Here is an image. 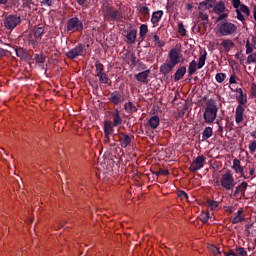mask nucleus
Listing matches in <instances>:
<instances>
[{
    "label": "nucleus",
    "instance_id": "0e129e2a",
    "mask_svg": "<svg viewBox=\"0 0 256 256\" xmlns=\"http://www.w3.org/2000/svg\"><path fill=\"white\" fill-rule=\"evenodd\" d=\"M5 55H7V51H5L4 49L0 48V59H1V57H5Z\"/></svg>",
    "mask_w": 256,
    "mask_h": 256
},
{
    "label": "nucleus",
    "instance_id": "ddd939ff",
    "mask_svg": "<svg viewBox=\"0 0 256 256\" xmlns=\"http://www.w3.org/2000/svg\"><path fill=\"white\" fill-rule=\"evenodd\" d=\"M244 113H245V108L241 105H238L235 111V121L236 123H242L244 119Z\"/></svg>",
    "mask_w": 256,
    "mask_h": 256
},
{
    "label": "nucleus",
    "instance_id": "cd10ccee",
    "mask_svg": "<svg viewBox=\"0 0 256 256\" xmlns=\"http://www.w3.org/2000/svg\"><path fill=\"white\" fill-rule=\"evenodd\" d=\"M159 116H152L149 120V127H151V129H157V127H159Z\"/></svg>",
    "mask_w": 256,
    "mask_h": 256
},
{
    "label": "nucleus",
    "instance_id": "8fccbe9b",
    "mask_svg": "<svg viewBox=\"0 0 256 256\" xmlns=\"http://www.w3.org/2000/svg\"><path fill=\"white\" fill-rule=\"evenodd\" d=\"M236 15H237V19L239 21H245V16H243V14L241 13V10H239V8L236 9Z\"/></svg>",
    "mask_w": 256,
    "mask_h": 256
},
{
    "label": "nucleus",
    "instance_id": "49530a36",
    "mask_svg": "<svg viewBox=\"0 0 256 256\" xmlns=\"http://www.w3.org/2000/svg\"><path fill=\"white\" fill-rule=\"evenodd\" d=\"M154 43L155 45H158V47H164L165 46V42H162L160 39H159V36H157V34H154Z\"/></svg>",
    "mask_w": 256,
    "mask_h": 256
},
{
    "label": "nucleus",
    "instance_id": "052dcab7",
    "mask_svg": "<svg viewBox=\"0 0 256 256\" xmlns=\"http://www.w3.org/2000/svg\"><path fill=\"white\" fill-rule=\"evenodd\" d=\"M250 92L252 97H256V84L251 85Z\"/></svg>",
    "mask_w": 256,
    "mask_h": 256
},
{
    "label": "nucleus",
    "instance_id": "9b49d317",
    "mask_svg": "<svg viewBox=\"0 0 256 256\" xmlns=\"http://www.w3.org/2000/svg\"><path fill=\"white\" fill-rule=\"evenodd\" d=\"M118 137H119V142H120L121 147H123L124 149L129 147V145L131 144V136H129L123 132H120L118 134Z\"/></svg>",
    "mask_w": 256,
    "mask_h": 256
},
{
    "label": "nucleus",
    "instance_id": "39448f33",
    "mask_svg": "<svg viewBox=\"0 0 256 256\" xmlns=\"http://www.w3.org/2000/svg\"><path fill=\"white\" fill-rule=\"evenodd\" d=\"M21 23V16L9 15L4 20V27L9 31H13Z\"/></svg>",
    "mask_w": 256,
    "mask_h": 256
},
{
    "label": "nucleus",
    "instance_id": "4be33fe9",
    "mask_svg": "<svg viewBox=\"0 0 256 256\" xmlns=\"http://www.w3.org/2000/svg\"><path fill=\"white\" fill-rule=\"evenodd\" d=\"M126 43H135L137 40V30H130L126 35Z\"/></svg>",
    "mask_w": 256,
    "mask_h": 256
},
{
    "label": "nucleus",
    "instance_id": "0eeeda50",
    "mask_svg": "<svg viewBox=\"0 0 256 256\" xmlns=\"http://www.w3.org/2000/svg\"><path fill=\"white\" fill-rule=\"evenodd\" d=\"M205 161H207V158H205L203 155L196 157L191 162L189 170L192 171V173H195L199 171V169H203V167H205Z\"/></svg>",
    "mask_w": 256,
    "mask_h": 256
},
{
    "label": "nucleus",
    "instance_id": "69168bd1",
    "mask_svg": "<svg viewBox=\"0 0 256 256\" xmlns=\"http://www.w3.org/2000/svg\"><path fill=\"white\" fill-rule=\"evenodd\" d=\"M76 2L78 3V5H85V3H87V0H76Z\"/></svg>",
    "mask_w": 256,
    "mask_h": 256
},
{
    "label": "nucleus",
    "instance_id": "603ef678",
    "mask_svg": "<svg viewBox=\"0 0 256 256\" xmlns=\"http://www.w3.org/2000/svg\"><path fill=\"white\" fill-rule=\"evenodd\" d=\"M237 255L239 256H247V251H245V248H243V247H240V248H237Z\"/></svg>",
    "mask_w": 256,
    "mask_h": 256
},
{
    "label": "nucleus",
    "instance_id": "a211bd4d",
    "mask_svg": "<svg viewBox=\"0 0 256 256\" xmlns=\"http://www.w3.org/2000/svg\"><path fill=\"white\" fill-rule=\"evenodd\" d=\"M200 11H207V9H213V0H205L198 6Z\"/></svg>",
    "mask_w": 256,
    "mask_h": 256
},
{
    "label": "nucleus",
    "instance_id": "b1692460",
    "mask_svg": "<svg viewBox=\"0 0 256 256\" xmlns=\"http://www.w3.org/2000/svg\"><path fill=\"white\" fill-rule=\"evenodd\" d=\"M109 99L114 105H119L121 103V94L119 92H113Z\"/></svg>",
    "mask_w": 256,
    "mask_h": 256
},
{
    "label": "nucleus",
    "instance_id": "72a5a7b5",
    "mask_svg": "<svg viewBox=\"0 0 256 256\" xmlns=\"http://www.w3.org/2000/svg\"><path fill=\"white\" fill-rule=\"evenodd\" d=\"M96 67V75H101L102 73H105L104 66L101 64V62L97 61L95 63Z\"/></svg>",
    "mask_w": 256,
    "mask_h": 256
},
{
    "label": "nucleus",
    "instance_id": "13d9d810",
    "mask_svg": "<svg viewBox=\"0 0 256 256\" xmlns=\"http://www.w3.org/2000/svg\"><path fill=\"white\" fill-rule=\"evenodd\" d=\"M232 5L234 9H239V7L241 6V0H232Z\"/></svg>",
    "mask_w": 256,
    "mask_h": 256
},
{
    "label": "nucleus",
    "instance_id": "e433bc0d",
    "mask_svg": "<svg viewBox=\"0 0 256 256\" xmlns=\"http://www.w3.org/2000/svg\"><path fill=\"white\" fill-rule=\"evenodd\" d=\"M208 250L210 251V253H213V255H215V256L221 255V251L215 245H209Z\"/></svg>",
    "mask_w": 256,
    "mask_h": 256
},
{
    "label": "nucleus",
    "instance_id": "1a4fd4ad",
    "mask_svg": "<svg viewBox=\"0 0 256 256\" xmlns=\"http://www.w3.org/2000/svg\"><path fill=\"white\" fill-rule=\"evenodd\" d=\"M85 50V45L79 44L75 48L71 49L66 53V57L68 59H77L80 55H83V51Z\"/></svg>",
    "mask_w": 256,
    "mask_h": 256
},
{
    "label": "nucleus",
    "instance_id": "393cba45",
    "mask_svg": "<svg viewBox=\"0 0 256 256\" xmlns=\"http://www.w3.org/2000/svg\"><path fill=\"white\" fill-rule=\"evenodd\" d=\"M245 215H243V210H238L236 216L232 219V223L234 225H237V223H241V221H244Z\"/></svg>",
    "mask_w": 256,
    "mask_h": 256
},
{
    "label": "nucleus",
    "instance_id": "79ce46f5",
    "mask_svg": "<svg viewBox=\"0 0 256 256\" xmlns=\"http://www.w3.org/2000/svg\"><path fill=\"white\" fill-rule=\"evenodd\" d=\"M34 59L36 63H45L46 57L44 54H36Z\"/></svg>",
    "mask_w": 256,
    "mask_h": 256
},
{
    "label": "nucleus",
    "instance_id": "37998d69",
    "mask_svg": "<svg viewBox=\"0 0 256 256\" xmlns=\"http://www.w3.org/2000/svg\"><path fill=\"white\" fill-rule=\"evenodd\" d=\"M253 54V44L247 40L246 42V55H251Z\"/></svg>",
    "mask_w": 256,
    "mask_h": 256
},
{
    "label": "nucleus",
    "instance_id": "a19ab883",
    "mask_svg": "<svg viewBox=\"0 0 256 256\" xmlns=\"http://www.w3.org/2000/svg\"><path fill=\"white\" fill-rule=\"evenodd\" d=\"M226 78H227V75H225V73H218V74H216V81H217V83H223Z\"/></svg>",
    "mask_w": 256,
    "mask_h": 256
},
{
    "label": "nucleus",
    "instance_id": "774afa93",
    "mask_svg": "<svg viewBox=\"0 0 256 256\" xmlns=\"http://www.w3.org/2000/svg\"><path fill=\"white\" fill-rule=\"evenodd\" d=\"M252 43H254V45H256V36H254V37L252 38Z\"/></svg>",
    "mask_w": 256,
    "mask_h": 256
},
{
    "label": "nucleus",
    "instance_id": "f704fd0d",
    "mask_svg": "<svg viewBox=\"0 0 256 256\" xmlns=\"http://www.w3.org/2000/svg\"><path fill=\"white\" fill-rule=\"evenodd\" d=\"M96 77H99L100 83H104V84L109 83V77H107V74L105 72H102V74L96 75Z\"/></svg>",
    "mask_w": 256,
    "mask_h": 256
},
{
    "label": "nucleus",
    "instance_id": "f3484780",
    "mask_svg": "<svg viewBox=\"0 0 256 256\" xmlns=\"http://www.w3.org/2000/svg\"><path fill=\"white\" fill-rule=\"evenodd\" d=\"M112 118H113V126L114 127H119V125H121V123H123V119L121 118V115H119V110H115L112 113Z\"/></svg>",
    "mask_w": 256,
    "mask_h": 256
},
{
    "label": "nucleus",
    "instance_id": "f8f14e48",
    "mask_svg": "<svg viewBox=\"0 0 256 256\" xmlns=\"http://www.w3.org/2000/svg\"><path fill=\"white\" fill-rule=\"evenodd\" d=\"M220 47L223 48V50L225 51V53H229V51L231 49H233V47H235V42L231 39H224L222 40V42L220 43Z\"/></svg>",
    "mask_w": 256,
    "mask_h": 256
},
{
    "label": "nucleus",
    "instance_id": "a18cd8bd",
    "mask_svg": "<svg viewBox=\"0 0 256 256\" xmlns=\"http://www.w3.org/2000/svg\"><path fill=\"white\" fill-rule=\"evenodd\" d=\"M200 221H202V223H207V221H209V212H204L199 216Z\"/></svg>",
    "mask_w": 256,
    "mask_h": 256
},
{
    "label": "nucleus",
    "instance_id": "bf43d9fd",
    "mask_svg": "<svg viewBox=\"0 0 256 256\" xmlns=\"http://www.w3.org/2000/svg\"><path fill=\"white\" fill-rule=\"evenodd\" d=\"M104 143L106 145H109V143H111V135L109 134H104Z\"/></svg>",
    "mask_w": 256,
    "mask_h": 256
},
{
    "label": "nucleus",
    "instance_id": "680f3d73",
    "mask_svg": "<svg viewBox=\"0 0 256 256\" xmlns=\"http://www.w3.org/2000/svg\"><path fill=\"white\" fill-rule=\"evenodd\" d=\"M229 83L230 85L237 83V76L235 75L230 76Z\"/></svg>",
    "mask_w": 256,
    "mask_h": 256
},
{
    "label": "nucleus",
    "instance_id": "423d86ee",
    "mask_svg": "<svg viewBox=\"0 0 256 256\" xmlns=\"http://www.w3.org/2000/svg\"><path fill=\"white\" fill-rule=\"evenodd\" d=\"M168 61L173 65H179L181 59H183V54L179 48H172L168 54Z\"/></svg>",
    "mask_w": 256,
    "mask_h": 256
},
{
    "label": "nucleus",
    "instance_id": "4d7b16f0",
    "mask_svg": "<svg viewBox=\"0 0 256 256\" xmlns=\"http://www.w3.org/2000/svg\"><path fill=\"white\" fill-rule=\"evenodd\" d=\"M55 0H43L42 5H47V7H52Z\"/></svg>",
    "mask_w": 256,
    "mask_h": 256
},
{
    "label": "nucleus",
    "instance_id": "a878e982",
    "mask_svg": "<svg viewBox=\"0 0 256 256\" xmlns=\"http://www.w3.org/2000/svg\"><path fill=\"white\" fill-rule=\"evenodd\" d=\"M214 13L216 15H221V13H225V4L223 2H219L213 8Z\"/></svg>",
    "mask_w": 256,
    "mask_h": 256
},
{
    "label": "nucleus",
    "instance_id": "6e6552de",
    "mask_svg": "<svg viewBox=\"0 0 256 256\" xmlns=\"http://www.w3.org/2000/svg\"><path fill=\"white\" fill-rule=\"evenodd\" d=\"M67 31H83V22L79 18H72L67 22Z\"/></svg>",
    "mask_w": 256,
    "mask_h": 256
},
{
    "label": "nucleus",
    "instance_id": "9d476101",
    "mask_svg": "<svg viewBox=\"0 0 256 256\" xmlns=\"http://www.w3.org/2000/svg\"><path fill=\"white\" fill-rule=\"evenodd\" d=\"M176 65L170 62L169 60H166V62L160 66V73L162 75H169L173 69H175Z\"/></svg>",
    "mask_w": 256,
    "mask_h": 256
},
{
    "label": "nucleus",
    "instance_id": "473e14b6",
    "mask_svg": "<svg viewBox=\"0 0 256 256\" xmlns=\"http://www.w3.org/2000/svg\"><path fill=\"white\" fill-rule=\"evenodd\" d=\"M44 34H45V28L38 27V28L35 29L34 37H35V39H39Z\"/></svg>",
    "mask_w": 256,
    "mask_h": 256
},
{
    "label": "nucleus",
    "instance_id": "4468645a",
    "mask_svg": "<svg viewBox=\"0 0 256 256\" xmlns=\"http://www.w3.org/2000/svg\"><path fill=\"white\" fill-rule=\"evenodd\" d=\"M232 169H234L235 173H240L242 177H245V172L243 170V166H241V161L239 159L233 160V166Z\"/></svg>",
    "mask_w": 256,
    "mask_h": 256
},
{
    "label": "nucleus",
    "instance_id": "c03bdc74",
    "mask_svg": "<svg viewBox=\"0 0 256 256\" xmlns=\"http://www.w3.org/2000/svg\"><path fill=\"white\" fill-rule=\"evenodd\" d=\"M207 205L210 207V209H217V207H219V202L215 200H208Z\"/></svg>",
    "mask_w": 256,
    "mask_h": 256
},
{
    "label": "nucleus",
    "instance_id": "6e6d98bb",
    "mask_svg": "<svg viewBox=\"0 0 256 256\" xmlns=\"http://www.w3.org/2000/svg\"><path fill=\"white\" fill-rule=\"evenodd\" d=\"M178 197L182 200L189 198V196H187V193H185V191H178Z\"/></svg>",
    "mask_w": 256,
    "mask_h": 256
},
{
    "label": "nucleus",
    "instance_id": "58836bf2",
    "mask_svg": "<svg viewBox=\"0 0 256 256\" xmlns=\"http://www.w3.org/2000/svg\"><path fill=\"white\" fill-rule=\"evenodd\" d=\"M178 33L182 37H185L187 35V30H185V26L183 25V23L178 24Z\"/></svg>",
    "mask_w": 256,
    "mask_h": 256
},
{
    "label": "nucleus",
    "instance_id": "f257e3e1",
    "mask_svg": "<svg viewBox=\"0 0 256 256\" xmlns=\"http://www.w3.org/2000/svg\"><path fill=\"white\" fill-rule=\"evenodd\" d=\"M219 108L215 101L208 102L205 107L203 118L205 123L211 124L217 119Z\"/></svg>",
    "mask_w": 256,
    "mask_h": 256
},
{
    "label": "nucleus",
    "instance_id": "bb28decb",
    "mask_svg": "<svg viewBox=\"0 0 256 256\" xmlns=\"http://www.w3.org/2000/svg\"><path fill=\"white\" fill-rule=\"evenodd\" d=\"M210 137H213V128L206 127L202 133V140L207 141Z\"/></svg>",
    "mask_w": 256,
    "mask_h": 256
},
{
    "label": "nucleus",
    "instance_id": "2eb2a0df",
    "mask_svg": "<svg viewBox=\"0 0 256 256\" xmlns=\"http://www.w3.org/2000/svg\"><path fill=\"white\" fill-rule=\"evenodd\" d=\"M248 184L247 182H242L239 186L236 187L233 196L237 197L240 193L245 195V191H247Z\"/></svg>",
    "mask_w": 256,
    "mask_h": 256
},
{
    "label": "nucleus",
    "instance_id": "de8ad7c7",
    "mask_svg": "<svg viewBox=\"0 0 256 256\" xmlns=\"http://www.w3.org/2000/svg\"><path fill=\"white\" fill-rule=\"evenodd\" d=\"M218 15L219 16L216 18V23H219V21H223V19H227V17H229V14L223 12Z\"/></svg>",
    "mask_w": 256,
    "mask_h": 256
},
{
    "label": "nucleus",
    "instance_id": "6ab92c4d",
    "mask_svg": "<svg viewBox=\"0 0 256 256\" xmlns=\"http://www.w3.org/2000/svg\"><path fill=\"white\" fill-rule=\"evenodd\" d=\"M149 70L140 72L136 75L137 81H140V83H147V79L149 78Z\"/></svg>",
    "mask_w": 256,
    "mask_h": 256
},
{
    "label": "nucleus",
    "instance_id": "dca6fc26",
    "mask_svg": "<svg viewBox=\"0 0 256 256\" xmlns=\"http://www.w3.org/2000/svg\"><path fill=\"white\" fill-rule=\"evenodd\" d=\"M186 73H187V68L185 66L180 67L174 75V81H181V79L185 77Z\"/></svg>",
    "mask_w": 256,
    "mask_h": 256
},
{
    "label": "nucleus",
    "instance_id": "c9c22d12",
    "mask_svg": "<svg viewBox=\"0 0 256 256\" xmlns=\"http://www.w3.org/2000/svg\"><path fill=\"white\" fill-rule=\"evenodd\" d=\"M148 31H149V28H147V25L142 24L140 26V37H141V39H145V35H147Z\"/></svg>",
    "mask_w": 256,
    "mask_h": 256
},
{
    "label": "nucleus",
    "instance_id": "2f4dec72",
    "mask_svg": "<svg viewBox=\"0 0 256 256\" xmlns=\"http://www.w3.org/2000/svg\"><path fill=\"white\" fill-rule=\"evenodd\" d=\"M16 55L20 59H25L27 57V51L23 48H16Z\"/></svg>",
    "mask_w": 256,
    "mask_h": 256
},
{
    "label": "nucleus",
    "instance_id": "7ed1b4c3",
    "mask_svg": "<svg viewBox=\"0 0 256 256\" xmlns=\"http://www.w3.org/2000/svg\"><path fill=\"white\" fill-rule=\"evenodd\" d=\"M104 17L106 21H117L118 23H120L121 21H123V12L121 11V9L107 7Z\"/></svg>",
    "mask_w": 256,
    "mask_h": 256
},
{
    "label": "nucleus",
    "instance_id": "f03ea898",
    "mask_svg": "<svg viewBox=\"0 0 256 256\" xmlns=\"http://www.w3.org/2000/svg\"><path fill=\"white\" fill-rule=\"evenodd\" d=\"M218 33L222 37H229L237 33V25L228 21H222L217 25Z\"/></svg>",
    "mask_w": 256,
    "mask_h": 256
},
{
    "label": "nucleus",
    "instance_id": "5fc2aeb1",
    "mask_svg": "<svg viewBox=\"0 0 256 256\" xmlns=\"http://www.w3.org/2000/svg\"><path fill=\"white\" fill-rule=\"evenodd\" d=\"M140 13H141L142 15H145V16L149 15V7H147V6L141 7V8H140Z\"/></svg>",
    "mask_w": 256,
    "mask_h": 256
},
{
    "label": "nucleus",
    "instance_id": "864d4df0",
    "mask_svg": "<svg viewBox=\"0 0 256 256\" xmlns=\"http://www.w3.org/2000/svg\"><path fill=\"white\" fill-rule=\"evenodd\" d=\"M155 175L159 177V175H169V170L159 169L157 172H155Z\"/></svg>",
    "mask_w": 256,
    "mask_h": 256
},
{
    "label": "nucleus",
    "instance_id": "338daca9",
    "mask_svg": "<svg viewBox=\"0 0 256 256\" xmlns=\"http://www.w3.org/2000/svg\"><path fill=\"white\" fill-rule=\"evenodd\" d=\"M249 175L250 176L255 175V168H249Z\"/></svg>",
    "mask_w": 256,
    "mask_h": 256
},
{
    "label": "nucleus",
    "instance_id": "20e7f679",
    "mask_svg": "<svg viewBox=\"0 0 256 256\" xmlns=\"http://www.w3.org/2000/svg\"><path fill=\"white\" fill-rule=\"evenodd\" d=\"M220 185L226 191H232V189H235V185H237V182H235V178H233V175L228 172L222 175V177L220 178Z\"/></svg>",
    "mask_w": 256,
    "mask_h": 256
},
{
    "label": "nucleus",
    "instance_id": "c756f323",
    "mask_svg": "<svg viewBox=\"0 0 256 256\" xmlns=\"http://www.w3.org/2000/svg\"><path fill=\"white\" fill-rule=\"evenodd\" d=\"M205 61H207V52H204V54H202L199 57V62L197 64V69H203V67L205 66Z\"/></svg>",
    "mask_w": 256,
    "mask_h": 256
},
{
    "label": "nucleus",
    "instance_id": "aec40b11",
    "mask_svg": "<svg viewBox=\"0 0 256 256\" xmlns=\"http://www.w3.org/2000/svg\"><path fill=\"white\" fill-rule=\"evenodd\" d=\"M237 91L239 93V96L237 97L239 105L241 107H243V105H247V94H244L242 89H239Z\"/></svg>",
    "mask_w": 256,
    "mask_h": 256
},
{
    "label": "nucleus",
    "instance_id": "412c9836",
    "mask_svg": "<svg viewBox=\"0 0 256 256\" xmlns=\"http://www.w3.org/2000/svg\"><path fill=\"white\" fill-rule=\"evenodd\" d=\"M124 109L130 115H133V113H137V106H135V104H133V102L125 103L124 104Z\"/></svg>",
    "mask_w": 256,
    "mask_h": 256
},
{
    "label": "nucleus",
    "instance_id": "e2e57ef3",
    "mask_svg": "<svg viewBox=\"0 0 256 256\" xmlns=\"http://www.w3.org/2000/svg\"><path fill=\"white\" fill-rule=\"evenodd\" d=\"M226 256H239L237 253H235L233 250H229L228 252H224Z\"/></svg>",
    "mask_w": 256,
    "mask_h": 256
},
{
    "label": "nucleus",
    "instance_id": "5701e85b",
    "mask_svg": "<svg viewBox=\"0 0 256 256\" xmlns=\"http://www.w3.org/2000/svg\"><path fill=\"white\" fill-rule=\"evenodd\" d=\"M113 123L111 121H106L104 124V135H113Z\"/></svg>",
    "mask_w": 256,
    "mask_h": 256
},
{
    "label": "nucleus",
    "instance_id": "7c9ffc66",
    "mask_svg": "<svg viewBox=\"0 0 256 256\" xmlns=\"http://www.w3.org/2000/svg\"><path fill=\"white\" fill-rule=\"evenodd\" d=\"M197 62L195 60H193L192 62H190L189 67H188V75H194L195 71H197Z\"/></svg>",
    "mask_w": 256,
    "mask_h": 256
},
{
    "label": "nucleus",
    "instance_id": "4c0bfd02",
    "mask_svg": "<svg viewBox=\"0 0 256 256\" xmlns=\"http://www.w3.org/2000/svg\"><path fill=\"white\" fill-rule=\"evenodd\" d=\"M253 63L256 65V52L248 55V57H247V64L251 65Z\"/></svg>",
    "mask_w": 256,
    "mask_h": 256
},
{
    "label": "nucleus",
    "instance_id": "c85d7f7f",
    "mask_svg": "<svg viewBox=\"0 0 256 256\" xmlns=\"http://www.w3.org/2000/svg\"><path fill=\"white\" fill-rule=\"evenodd\" d=\"M161 17H163V11L159 10L154 12L151 18V22L153 23V25H155L156 23H159Z\"/></svg>",
    "mask_w": 256,
    "mask_h": 256
},
{
    "label": "nucleus",
    "instance_id": "09e8293b",
    "mask_svg": "<svg viewBox=\"0 0 256 256\" xmlns=\"http://www.w3.org/2000/svg\"><path fill=\"white\" fill-rule=\"evenodd\" d=\"M199 19H201V21H209V15L200 11L199 12Z\"/></svg>",
    "mask_w": 256,
    "mask_h": 256
},
{
    "label": "nucleus",
    "instance_id": "ea45409f",
    "mask_svg": "<svg viewBox=\"0 0 256 256\" xmlns=\"http://www.w3.org/2000/svg\"><path fill=\"white\" fill-rule=\"evenodd\" d=\"M239 11L241 13H245V15H247V17H249V15H251V11H249V7H247L245 4L240 5Z\"/></svg>",
    "mask_w": 256,
    "mask_h": 256
},
{
    "label": "nucleus",
    "instance_id": "3c124183",
    "mask_svg": "<svg viewBox=\"0 0 256 256\" xmlns=\"http://www.w3.org/2000/svg\"><path fill=\"white\" fill-rule=\"evenodd\" d=\"M255 150H256V140L252 141L249 145V151L250 153H255Z\"/></svg>",
    "mask_w": 256,
    "mask_h": 256
}]
</instances>
